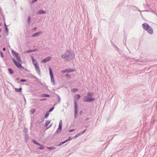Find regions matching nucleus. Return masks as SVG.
<instances>
[{
  "label": "nucleus",
  "instance_id": "obj_1",
  "mask_svg": "<svg viewBox=\"0 0 157 157\" xmlns=\"http://www.w3.org/2000/svg\"><path fill=\"white\" fill-rule=\"evenodd\" d=\"M75 56V54L71 50L66 51L64 54L61 56L62 58L65 59L67 61L73 59Z\"/></svg>",
  "mask_w": 157,
  "mask_h": 157
},
{
  "label": "nucleus",
  "instance_id": "obj_2",
  "mask_svg": "<svg viewBox=\"0 0 157 157\" xmlns=\"http://www.w3.org/2000/svg\"><path fill=\"white\" fill-rule=\"evenodd\" d=\"M142 27L144 29L147 31V33L151 34H153V29L152 28L146 23H144L142 25Z\"/></svg>",
  "mask_w": 157,
  "mask_h": 157
},
{
  "label": "nucleus",
  "instance_id": "obj_3",
  "mask_svg": "<svg viewBox=\"0 0 157 157\" xmlns=\"http://www.w3.org/2000/svg\"><path fill=\"white\" fill-rule=\"evenodd\" d=\"M49 70L50 76L51 83L53 86H55L56 83L54 78L53 72L50 67H49Z\"/></svg>",
  "mask_w": 157,
  "mask_h": 157
},
{
  "label": "nucleus",
  "instance_id": "obj_4",
  "mask_svg": "<svg viewBox=\"0 0 157 157\" xmlns=\"http://www.w3.org/2000/svg\"><path fill=\"white\" fill-rule=\"evenodd\" d=\"M12 60L14 62L15 65L18 68L20 69L21 70H23V69H24V67L22 66V62H18L15 59L13 58L12 59Z\"/></svg>",
  "mask_w": 157,
  "mask_h": 157
},
{
  "label": "nucleus",
  "instance_id": "obj_5",
  "mask_svg": "<svg viewBox=\"0 0 157 157\" xmlns=\"http://www.w3.org/2000/svg\"><path fill=\"white\" fill-rule=\"evenodd\" d=\"M74 107H75V114H74V117L75 118L77 117V116L78 114V108L77 103L75 100H74Z\"/></svg>",
  "mask_w": 157,
  "mask_h": 157
},
{
  "label": "nucleus",
  "instance_id": "obj_6",
  "mask_svg": "<svg viewBox=\"0 0 157 157\" xmlns=\"http://www.w3.org/2000/svg\"><path fill=\"white\" fill-rule=\"evenodd\" d=\"M62 120H60L59 122V127L56 132L54 134L53 136L56 135V134L58 133L59 132H60L62 130Z\"/></svg>",
  "mask_w": 157,
  "mask_h": 157
},
{
  "label": "nucleus",
  "instance_id": "obj_7",
  "mask_svg": "<svg viewBox=\"0 0 157 157\" xmlns=\"http://www.w3.org/2000/svg\"><path fill=\"white\" fill-rule=\"evenodd\" d=\"M95 100V98H89L87 96H85L84 99V101L85 102H90L92 101H94Z\"/></svg>",
  "mask_w": 157,
  "mask_h": 157
},
{
  "label": "nucleus",
  "instance_id": "obj_8",
  "mask_svg": "<svg viewBox=\"0 0 157 157\" xmlns=\"http://www.w3.org/2000/svg\"><path fill=\"white\" fill-rule=\"evenodd\" d=\"M75 70L73 69H67L65 70H62L61 71V72L62 73H64L65 72L69 73L70 72H72L75 71Z\"/></svg>",
  "mask_w": 157,
  "mask_h": 157
},
{
  "label": "nucleus",
  "instance_id": "obj_9",
  "mask_svg": "<svg viewBox=\"0 0 157 157\" xmlns=\"http://www.w3.org/2000/svg\"><path fill=\"white\" fill-rule=\"evenodd\" d=\"M51 59V57H48L47 58L43 59L41 61V63H45L48 61H49Z\"/></svg>",
  "mask_w": 157,
  "mask_h": 157
},
{
  "label": "nucleus",
  "instance_id": "obj_10",
  "mask_svg": "<svg viewBox=\"0 0 157 157\" xmlns=\"http://www.w3.org/2000/svg\"><path fill=\"white\" fill-rule=\"evenodd\" d=\"M11 52L13 56H15V57L18 56H19V54L18 53L16 52L13 50H12Z\"/></svg>",
  "mask_w": 157,
  "mask_h": 157
},
{
  "label": "nucleus",
  "instance_id": "obj_11",
  "mask_svg": "<svg viewBox=\"0 0 157 157\" xmlns=\"http://www.w3.org/2000/svg\"><path fill=\"white\" fill-rule=\"evenodd\" d=\"M46 13V12L45 11L42 10H40L38 11V13H37V14H45Z\"/></svg>",
  "mask_w": 157,
  "mask_h": 157
},
{
  "label": "nucleus",
  "instance_id": "obj_12",
  "mask_svg": "<svg viewBox=\"0 0 157 157\" xmlns=\"http://www.w3.org/2000/svg\"><path fill=\"white\" fill-rule=\"evenodd\" d=\"M8 70L9 72V74H10V75H12L14 73L13 70L11 68H9L8 69Z\"/></svg>",
  "mask_w": 157,
  "mask_h": 157
},
{
  "label": "nucleus",
  "instance_id": "obj_13",
  "mask_svg": "<svg viewBox=\"0 0 157 157\" xmlns=\"http://www.w3.org/2000/svg\"><path fill=\"white\" fill-rule=\"evenodd\" d=\"M41 33V32H37V33H34L32 35V37H35V36H38Z\"/></svg>",
  "mask_w": 157,
  "mask_h": 157
},
{
  "label": "nucleus",
  "instance_id": "obj_14",
  "mask_svg": "<svg viewBox=\"0 0 157 157\" xmlns=\"http://www.w3.org/2000/svg\"><path fill=\"white\" fill-rule=\"evenodd\" d=\"M22 88L20 87L19 88H15V91L17 92H21Z\"/></svg>",
  "mask_w": 157,
  "mask_h": 157
},
{
  "label": "nucleus",
  "instance_id": "obj_15",
  "mask_svg": "<svg viewBox=\"0 0 157 157\" xmlns=\"http://www.w3.org/2000/svg\"><path fill=\"white\" fill-rule=\"evenodd\" d=\"M25 142H27L28 141V139L29 137V135L27 133H25Z\"/></svg>",
  "mask_w": 157,
  "mask_h": 157
},
{
  "label": "nucleus",
  "instance_id": "obj_16",
  "mask_svg": "<svg viewBox=\"0 0 157 157\" xmlns=\"http://www.w3.org/2000/svg\"><path fill=\"white\" fill-rule=\"evenodd\" d=\"M16 59H17V61L18 62H22V61L21 60V59L20 57L19 56H17L16 57Z\"/></svg>",
  "mask_w": 157,
  "mask_h": 157
},
{
  "label": "nucleus",
  "instance_id": "obj_17",
  "mask_svg": "<svg viewBox=\"0 0 157 157\" xmlns=\"http://www.w3.org/2000/svg\"><path fill=\"white\" fill-rule=\"evenodd\" d=\"M51 121V120L49 121L48 120L47 121H46L45 123V125H44L45 126L47 127L48 125V124H50Z\"/></svg>",
  "mask_w": 157,
  "mask_h": 157
},
{
  "label": "nucleus",
  "instance_id": "obj_18",
  "mask_svg": "<svg viewBox=\"0 0 157 157\" xmlns=\"http://www.w3.org/2000/svg\"><path fill=\"white\" fill-rule=\"evenodd\" d=\"M35 69H36V70L37 73V74L39 75L40 76L41 75H40V70L39 67L38 68H36Z\"/></svg>",
  "mask_w": 157,
  "mask_h": 157
},
{
  "label": "nucleus",
  "instance_id": "obj_19",
  "mask_svg": "<svg viewBox=\"0 0 157 157\" xmlns=\"http://www.w3.org/2000/svg\"><path fill=\"white\" fill-rule=\"evenodd\" d=\"M31 58L33 65H34V64H35V63H37L36 61L34 59L33 56H32Z\"/></svg>",
  "mask_w": 157,
  "mask_h": 157
},
{
  "label": "nucleus",
  "instance_id": "obj_20",
  "mask_svg": "<svg viewBox=\"0 0 157 157\" xmlns=\"http://www.w3.org/2000/svg\"><path fill=\"white\" fill-rule=\"evenodd\" d=\"M36 50H37L36 49L29 50L26 51V53H29V52H35L36 51Z\"/></svg>",
  "mask_w": 157,
  "mask_h": 157
},
{
  "label": "nucleus",
  "instance_id": "obj_21",
  "mask_svg": "<svg viewBox=\"0 0 157 157\" xmlns=\"http://www.w3.org/2000/svg\"><path fill=\"white\" fill-rule=\"evenodd\" d=\"M42 97H49L50 95L47 94H43L42 95Z\"/></svg>",
  "mask_w": 157,
  "mask_h": 157
},
{
  "label": "nucleus",
  "instance_id": "obj_22",
  "mask_svg": "<svg viewBox=\"0 0 157 157\" xmlns=\"http://www.w3.org/2000/svg\"><path fill=\"white\" fill-rule=\"evenodd\" d=\"M5 31L6 32V35H8L9 34V29H8L7 27H5Z\"/></svg>",
  "mask_w": 157,
  "mask_h": 157
},
{
  "label": "nucleus",
  "instance_id": "obj_23",
  "mask_svg": "<svg viewBox=\"0 0 157 157\" xmlns=\"http://www.w3.org/2000/svg\"><path fill=\"white\" fill-rule=\"evenodd\" d=\"M49 112H48V111H47L45 115L44 116V118H47L48 117L49 115Z\"/></svg>",
  "mask_w": 157,
  "mask_h": 157
},
{
  "label": "nucleus",
  "instance_id": "obj_24",
  "mask_svg": "<svg viewBox=\"0 0 157 157\" xmlns=\"http://www.w3.org/2000/svg\"><path fill=\"white\" fill-rule=\"evenodd\" d=\"M31 20V17L30 16H28V20H27V22L28 24H29L30 23Z\"/></svg>",
  "mask_w": 157,
  "mask_h": 157
},
{
  "label": "nucleus",
  "instance_id": "obj_25",
  "mask_svg": "<svg viewBox=\"0 0 157 157\" xmlns=\"http://www.w3.org/2000/svg\"><path fill=\"white\" fill-rule=\"evenodd\" d=\"M40 147L39 148V150H41L44 149V147L43 145L40 144Z\"/></svg>",
  "mask_w": 157,
  "mask_h": 157
},
{
  "label": "nucleus",
  "instance_id": "obj_26",
  "mask_svg": "<svg viewBox=\"0 0 157 157\" xmlns=\"http://www.w3.org/2000/svg\"><path fill=\"white\" fill-rule=\"evenodd\" d=\"M47 149L50 150H53L56 149V148L54 147H48Z\"/></svg>",
  "mask_w": 157,
  "mask_h": 157
},
{
  "label": "nucleus",
  "instance_id": "obj_27",
  "mask_svg": "<svg viewBox=\"0 0 157 157\" xmlns=\"http://www.w3.org/2000/svg\"><path fill=\"white\" fill-rule=\"evenodd\" d=\"M112 45L115 48H116L117 50L119 52L120 49L113 43H112Z\"/></svg>",
  "mask_w": 157,
  "mask_h": 157
},
{
  "label": "nucleus",
  "instance_id": "obj_28",
  "mask_svg": "<svg viewBox=\"0 0 157 157\" xmlns=\"http://www.w3.org/2000/svg\"><path fill=\"white\" fill-rule=\"evenodd\" d=\"M78 90V89L77 88H74L71 89V91L72 92L75 93Z\"/></svg>",
  "mask_w": 157,
  "mask_h": 157
},
{
  "label": "nucleus",
  "instance_id": "obj_29",
  "mask_svg": "<svg viewBox=\"0 0 157 157\" xmlns=\"http://www.w3.org/2000/svg\"><path fill=\"white\" fill-rule=\"evenodd\" d=\"M57 97L58 98V102L57 103H59L61 101V98L58 94H57Z\"/></svg>",
  "mask_w": 157,
  "mask_h": 157
},
{
  "label": "nucleus",
  "instance_id": "obj_30",
  "mask_svg": "<svg viewBox=\"0 0 157 157\" xmlns=\"http://www.w3.org/2000/svg\"><path fill=\"white\" fill-rule=\"evenodd\" d=\"M80 97L81 96L79 94H77L75 96V98H77V100H78L79 99Z\"/></svg>",
  "mask_w": 157,
  "mask_h": 157
},
{
  "label": "nucleus",
  "instance_id": "obj_31",
  "mask_svg": "<svg viewBox=\"0 0 157 157\" xmlns=\"http://www.w3.org/2000/svg\"><path fill=\"white\" fill-rule=\"evenodd\" d=\"M35 111H36V110L34 109H31L30 110V112L31 113V114H33V113H34L35 112Z\"/></svg>",
  "mask_w": 157,
  "mask_h": 157
},
{
  "label": "nucleus",
  "instance_id": "obj_32",
  "mask_svg": "<svg viewBox=\"0 0 157 157\" xmlns=\"http://www.w3.org/2000/svg\"><path fill=\"white\" fill-rule=\"evenodd\" d=\"M34 65L35 69L39 67V65L37 63H35V64H34Z\"/></svg>",
  "mask_w": 157,
  "mask_h": 157
},
{
  "label": "nucleus",
  "instance_id": "obj_33",
  "mask_svg": "<svg viewBox=\"0 0 157 157\" xmlns=\"http://www.w3.org/2000/svg\"><path fill=\"white\" fill-rule=\"evenodd\" d=\"M87 96H89L91 97L93 96V93L92 92H89L87 93Z\"/></svg>",
  "mask_w": 157,
  "mask_h": 157
},
{
  "label": "nucleus",
  "instance_id": "obj_34",
  "mask_svg": "<svg viewBox=\"0 0 157 157\" xmlns=\"http://www.w3.org/2000/svg\"><path fill=\"white\" fill-rule=\"evenodd\" d=\"M54 107H52V108H51L48 111V112H49V113H50V112H52L53 110L54 109Z\"/></svg>",
  "mask_w": 157,
  "mask_h": 157
},
{
  "label": "nucleus",
  "instance_id": "obj_35",
  "mask_svg": "<svg viewBox=\"0 0 157 157\" xmlns=\"http://www.w3.org/2000/svg\"><path fill=\"white\" fill-rule=\"evenodd\" d=\"M81 135H82V134H81V133L77 134L75 135V136H74V137L75 138H76L78 137V136Z\"/></svg>",
  "mask_w": 157,
  "mask_h": 157
},
{
  "label": "nucleus",
  "instance_id": "obj_36",
  "mask_svg": "<svg viewBox=\"0 0 157 157\" xmlns=\"http://www.w3.org/2000/svg\"><path fill=\"white\" fill-rule=\"evenodd\" d=\"M0 56L2 58H3L4 57V55L3 54V53L1 51H0Z\"/></svg>",
  "mask_w": 157,
  "mask_h": 157
},
{
  "label": "nucleus",
  "instance_id": "obj_37",
  "mask_svg": "<svg viewBox=\"0 0 157 157\" xmlns=\"http://www.w3.org/2000/svg\"><path fill=\"white\" fill-rule=\"evenodd\" d=\"M73 138H72L71 136H70L69 137V138L68 139L66 140L67 141V142L68 141L70 140H71L73 139Z\"/></svg>",
  "mask_w": 157,
  "mask_h": 157
},
{
  "label": "nucleus",
  "instance_id": "obj_38",
  "mask_svg": "<svg viewBox=\"0 0 157 157\" xmlns=\"http://www.w3.org/2000/svg\"><path fill=\"white\" fill-rule=\"evenodd\" d=\"M20 81L21 82H26L27 81V80L25 79H21L20 80Z\"/></svg>",
  "mask_w": 157,
  "mask_h": 157
},
{
  "label": "nucleus",
  "instance_id": "obj_39",
  "mask_svg": "<svg viewBox=\"0 0 157 157\" xmlns=\"http://www.w3.org/2000/svg\"><path fill=\"white\" fill-rule=\"evenodd\" d=\"M24 131L25 132V133H27V129L26 128H24Z\"/></svg>",
  "mask_w": 157,
  "mask_h": 157
},
{
  "label": "nucleus",
  "instance_id": "obj_40",
  "mask_svg": "<svg viewBox=\"0 0 157 157\" xmlns=\"http://www.w3.org/2000/svg\"><path fill=\"white\" fill-rule=\"evenodd\" d=\"M32 141L33 142L34 144H36V142H37L35 140L33 139L32 140Z\"/></svg>",
  "mask_w": 157,
  "mask_h": 157
},
{
  "label": "nucleus",
  "instance_id": "obj_41",
  "mask_svg": "<svg viewBox=\"0 0 157 157\" xmlns=\"http://www.w3.org/2000/svg\"><path fill=\"white\" fill-rule=\"evenodd\" d=\"M3 19H4V25L5 26V27H7V25H6V24L5 22V19L4 17L3 18Z\"/></svg>",
  "mask_w": 157,
  "mask_h": 157
},
{
  "label": "nucleus",
  "instance_id": "obj_42",
  "mask_svg": "<svg viewBox=\"0 0 157 157\" xmlns=\"http://www.w3.org/2000/svg\"><path fill=\"white\" fill-rule=\"evenodd\" d=\"M38 0H32L31 3L32 4H33L35 2H36Z\"/></svg>",
  "mask_w": 157,
  "mask_h": 157
},
{
  "label": "nucleus",
  "instance_id": "obj_43",
  "mask_svg": "<svg viewBox=\"0 0 157 157\" xmlns=\"http://www.w3.org/2000/svg\"><path fill=\"white\" fill-rule=\"evenodd\" d=\"M47 100V98H43L41 99L40 100L41 101H45Z\"/></svg>",
  "mask_w": 157,
  "mask_h": 157
},
{
  "label": "nucleus",
  "instance_id": "obj_44",
  "mask_svg": "<svg viewBox=\"0 0 157 157\" xmlns=\"http://www.w3.org/2000/svg\"><path fill=\"white\" fill-rule=\"evenodd\" d=\"M65 76L68 77H71V76L69 74H66L65 75Z\"/></svg>",
  "mask_w": 157,
  "mask_h": 157
},
{
  "label": "nucleus",
  "instance_id": "obj_45",
  "mask_svg": "<svg viewBox=\"0 0 157 157\" xmlns=\"http://www.w3.org/2000/svg\"><path fill=\"white\" fill-rule=\"evenodd\" d=\"M66 142H67V141L65 140V141H63V142H62L61 143L62 144V145L63 144L66 143Z\"/></svg>",
  "mask_w": 157,
  "mask_h": 157
},
{
  "label": "nucleus",
  "instance_id": "obj_46",
  "mask_svg": "<svg viewBox=\"0 0 157 157\" xmlns=\"http://www.w3.org/2000/svg\"><path fill=\"white\" fill-rule=\"evenodd\" d=\"M32 77H33V78H35L36 80H37L38 79L36 77H35L34 76H33Z\"/></svg>",
  "mask_w": 157,
  "mask_h": 157
},
{
  "label": "nucleus",
  "instance_id": "obj_47",
  "mask_svg": "<svg viewBox=\"0 0 157 157\" xmlns=\"http://www.w3.org/2000/svg\"><path fill=\"white\" fill-rule=\"evenodd\" d=\"M52 124H51L46 129H48V128H50L52 126Z\"/></svg>",
  "mask_w": 157,
  "mask_h": 157
},
{
  "label": "nucleus",
  "instance_id": "obj_48",
  "mask_svg": "<svg viewBox=\"0 0 157 157\" xmlns=\"http://www.w3.org/2000/svg\"><path fill=\"white\" fill-rule=\"evenodd\" d=\"M150 11L149 10H143L142 11V12H150Z\"/></svg>",
  "mask_w": 157,
  "mask_h": 157
},
{
  "label": "nucleus",
  "instance_id": "obj_49",
  "mask_svg": "<svg viewBox=\"0 0 157 157\" xmlns=\"http://www.w3.org/2000/svg\"><path fill=\"white\" fill-rule=\"evenodd\" d=\"M37 29V27H35L33 29V30L34 31H35L36 29Z\"/></svg>",
  "mask_w": 157,
  "mask_h": 157
},
{
  "label": "nucleus",
  "instance_id": "obj_50",
  "mask_svg": "<svg viewBox=\"0 0 157 157\" xmlns=\"http://www.w3.org/2000/svg\"><path fill=\"white\" fill-rule=\"evenodd\" d=\"M86 129H85L84 130H83L82 132L81 133V134H82V135L83 134V133H84L86 131Z\"/></svg>",
  "mask_w": 157,
  "mask_h": 157
},
{
  "label": "nucleus",
  "instance_id": "obj_51",
  "mask_svg": "<svg viewBox=\"0 0 157 157\" xmlns=\"http://www.w3.org/2000/svg\"><path fill=\"white\" fill-rule=\"evenodd\" d=\"M82 113V111H81L79 112V114L80 115H81Z\"/></svg>",
  "mask_w": 157,
  "mask_h": 157
},
{
  "label": "nucleus",
  "instance_id": "obj_52",
  "mask_svg": "<svg viewBox=\"0 0 157 157\" xmlns=\"http://www.w3.org/2000/svg\"><path fill=\"white\" fill-rule=\"evenodd\" d=\"M74 130H75L74 129H70L69 130V132H71L74 131Z\"/></svg>",
  "mask_w": 157,
  "mask_h": 157
},
{
  "label": "nucleus",
  "instance_id": "obj_53",
  "mask_svg": "<svg viewBox=\"0 0 157 157\" xmlns=\"http://www.w3.org/2000/svg\"><path fill=\"white\" fill-rule=\"evenodd\" d=\"M133 9H136L137 10H138V8H137V7L136 6H133Z\"/></svg>",
  "mask_w": 157,
  "mask_h": 157
},
{
  "label": "nucleus",
  "instance_id": "obj_54",
  "mask_svg": "<svg viewBox=\"0 0 157 157\" xmlns=\"http://www.w3.org/2000/svg\"><path fill=\"white\" fill-rule=\"evenodd\" d=\"M36 144L37 145H39V146H40V144L38 143V142H37L36 143Z\"/></svg>",
  "mask_w": 157,
  "mask_h": 157
},
{
  "label": "nucleus",
  "instance_id": "obj_55",
  "mask_svg": "<svg viewBox=\"0 0 157 157\" xmlns=\"http://www.w3.org/2000/svg\"><path fill=\"white\" fill-rule=\"evenodd\" d=\"M144 5L145 7H147L148 6L147 4H144Z\"/></svg>",
  "mask_w": 157,
  "mask_h": 157
},
{
  "label": "nucleus",
  "instance_id": "obj_56",
  "mask_svg": "<svg viewBox=\"0 0 157 157\" xmlns=\"http://www.w3.org/2000/svg\"><path fill=\"white\" fill-rule=\"evenodd\" d=\"M151 12H152V13H154V14H156V13H155V12L154 11H151Z\"/></svg>",
  "mask_w": 157,
  "mask_h": 157
},
{
  "label": "nucleus",
  "instance_id": "obj_57",
  "mask_svg": "<svg viewBox=\"0 0 157 157\" xmlns=\"http://www.w3.org/2000/svg\"><path fill=\"white\" fill-rule=\"evenodd\" d=\"M4 51H5L6 50V48L5 47L3 48L2 49Z\"/></svg>",
  "mask_w": 157,
  "mask_h": 157
},
{
  "label": "nucleus",
  "instance_id": "obj_58",
  "mask_svg": "<svg viewBox=\"0 0 157 157\" xmlns=\"http://www.w3.org/2000/svg\"><path fill=\"white\" fill-rule=\"evenodd\" d=\"M62 145V144L60 143L59 144L57 145V146H60Z\"/></svg>",
  "mask_w": 157,
  "mask_h": 157
},
{
  "label": "nucleus",
  "instance_id": "obj_59",
  "mask_svg": "<svg viewBox=\"0 0 157 157\" xmlns=\"http://www.w3.org/2000/svg\"><path fill=\"white\" fill-rule=\"evenodd\" d=\"M89 119V117L87 118L85 120V121H87V120H88Z\"/></svg>",
  "mask_w": 157,
  "mask_h": 157
},
{
  "label": "nucleus",
  "instance_id": "obj_60",
  "mask_svg": "<svg viewBox=\"0 0 157 157\" xmlns=\"http://www.w3.org/2000/svg\"><path fill=\"white\" fill-rule=\"evenodd\" d=\"M20 9H21V10H23V8L21 7H20Z\"/></svg>",
  "mask_w": 157,
  "mask_h": 157
},
{
  "label": "nucleus",
  "instance_id": "obj_61",
  "mask_svg": "<svg viewBox=\"0 0 157 157\" xmlns=\"http://www.w3.org/2000/svg\"><path fill=\"white\" fill-rule=\"evenodd\" d=\"M16 79L17 80H18L19 79V78H16Z\"/></svg>",
  "mask_w": 157,
  "mask_h": 157
},
{
  "label": "nucleus",
  "instance_id": "obj_62",
  "mask_svg": "<svg viewBox=\"0 0 157 157\" xmlns=\"http://www.w3.org/2000/svg\"><path fill=\"white\" fill-rule=\"evenodd\" d=\"M138 11L140 12H142V11H141L140 10H138Z\"/></svg>",
  "mask_w": 157,
  "mask_h": 157
},
{
  "label": "nucleus",
  "instance_id": "obj_63",
  "mask_svg": "<svg viewBox=\"0 0 157 157\" xmlns=\"http://www.w3.org/2000/svg\"><path fill=\"white\" fill-rule=\"evenodd\" d=\"M88 127V126H86L85 127L86 128H87V127Z\"/></svg>",
  "mask_w": 157,
  "mask_h": 157
},
{
  "label": "nucleus",
  "instance_id": "obj_64",
  "mask_svg": "<svg viewBox=\"0 0 157 157\" xmlns=\"http://www.w3.org/2000/svg\"><path fill=\"white\" fill-rule=\"evenodd\" d=\"M1 31V29H0V32Z\"/></svg>",
  "mask_w": 157,
  "mask_h": 157
}]
</instances>
